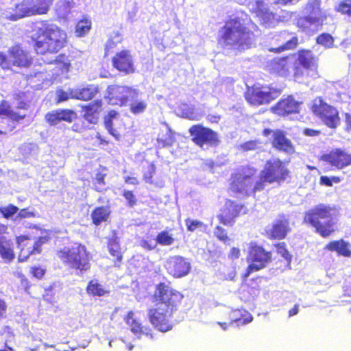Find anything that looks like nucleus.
<instances>
[{
	"instance_id": "1",
	"label": "nucleus",
	"mask_w": 351,
	"mask_h": 351,
	"mask_svg": "<svg viewBox=\"0 0 351 351\" xmlns=\"http://www.w3.org/2000/svg\"><path fill=\"white\" fill-rule=\"evenodd\" d=\"M184 295L173 288L171 282H160L155 287L152 296L155 306L148 309L147 315L155 329L167 332L173 329V313L182 304Z\"/></svg>"
},
{
	"instance_id": "2",
	"label": "nucleus",
	"mask_w": 351,
	"mask_h": 351,
	"mask_svg": "<svg viewBox=\"0 0 351 351\" xmlns=\"http://www.w3.org/2000/svg\"><path fill=\"white\" fill-rule=\"evenodd\" d=\"M32 48L38 55L56 54L69 43L66 32L48 20L36 21L30 30Z\"/></svg>"
},
{
	"instance_id": "3",
	"label": "nucleus",
	"mask_w": 351,
	"mask_h": 351,
	"mask_svg": "<svg viewBox=\"0 0 351 351\" xmlns=\"http://www.w3.org/2000/svg\"><path fill=\"white\" fill-rule=\"evenodd\" d=\"M339 216L336 206L319 204L305 212L304 222L313 227L322 237L327 238L336 231Z\"/></svg>"
},
{
	"instance_id": "4",
	"label": "nucleus",
	"mask_w": 351,
	"mask_h": 351,
	"mask_svg": "<svg viewBox=\"0 0 351 351\" xmlns=\"http://www.w3.org/2000/svg\"><path fill=\"white\" fill-rule=\"evenodd\" d=\"M254 34L238 18L230 19L221 29L218 42L238 50L248 49L254 39Z\"/></svg>"
},
{
	"instance_id": "5",
	"label": "nucleus",
	"mask_w": 351,
	"mask_h": 351,
	"mask_svg": "<svg viewBox=\"0 0 351 351\" xmlns=\"http://www.w3.org/2000/svg\"><path fill=\"white\" fill-rule=\"evenodd\" d=\"M57 256L66 268L76 274H84L91 268L92 254L87 247L75 242L71 247H64L57 251Z\"/></svg>"
},
{
	"instance_id": "6",
	"label": "nucleus",
	"mask_w": 351,
	"mask_h": 351,
	"mask_svg": "<svg viewBox=\"0 0 351 351\" xmlns=\"http://www.w3.org/2000/svg\"><path fill=\"white\" fill-rule=\"evenodd\" d=\"M290 178L291 171L283 160L279 158L269 159L266 160L261 171L260 179L255 182L252 193H256L264 190L266 184H280Z\"/></svg>"
},
{
	"instance_id": "7",
	"label": "nucleus",
	"mask_w": 351,
	"mask_h": 351,
	"mask_svg": "<svg viewBox=\"0 0 351 351\" xmlns=\"http://www.w3.org/2000/svg\"><path fill=\"white\" fill-rule=\"evenodd\" d=\"M246 259L250 264L242 275L243 280H245L252 272L258 271L267 267L272 261L273 254L271 251L267 250L256 241H251L248 244Z\"/></svg>"
},
{
	"instance_id": "8",
	"label": "nucleus",
	"mask_w": 351,
	"mask_h": 351,
	"mask_svg": "<svg viewBox=\"0 0 351 351\" xmlns=\"http://www.w3.org/2000/svg\"><path fill=\"white\" fill-rule=\"evenodd\" d=\"M256 173L257 169L250 164L237 167L229 179V191L234 195H247Z\"/></svg>"
},
{
	"instance_id": "9",
	"label": "nucleus",
	"mask_w": 351,
	"mask_h": 351,
	"mask_svg": "<svg viewBox=\"0 0 351 351\" xmlns=\"http://www.w3.org/2000/svg\"><path fill=\"white\" fill-rule=\"evenodd\" d=\"M52 0H21L14 5L8 19L17 21L25 17L46 14Z\"/></svg>"
},
{
	"instance_id": "10",
	"label": "nucleus",
	"mask_w": 351,
	"mask_h": 351,
	"mask_svg": "<svg viewBox=\"0 0 351 351\" xmlns=\"http://www.w3.org/2000/svg\"><path fill=\"white\" fill-rule=\"evenodd\" d=\"M7 56L0 53V66L3 70H11L12 66L20 69H28L33 64V58L29 52L24 49L21 44H15L8 50Z\"/></svg>"
},
{
	"instance_id": "11",
	"label": "nucleus",
	"mask_w": 351,
	"mask_h": 351,
	"mask_svg": "<svg viewBox=\"0 0 351 351\" xmlns=\"http://www.w3.org/2000/svg\"><path fill=\"white\" fill-rule=\"evenodd\" d=\"M281 93L282 90L279 88L266 85L254 84L247 87L244 97L249 104L260 106L269 104Z\"/></svg>"
},
{
	"instance_id": "12",
	"label": "nucleus",
	"mask_w": 351,
	"mask_h": 351,
	"mask_svg": "<svg viewBox=\"0 0 351 351\" xmlns=\"http://www.w3.org/2000/svg\"><path fill=\"white\" fill-rule=\"evenodd\" d=\"M311 110L315 116L330 128H336L340 123L337 109L326 103L321 97L313 100Z\"/></svg>"
},
{
	"instance_id": "13",
	"label": "nucleus",
	"mask_w": 351,
	"mask_h": 351,
	"mask_svg": "<svg viewBox=\"0 0 351 351\" xmlns=\"http://www.w3.org/2000/svg\"><path fill=\"white\" fill-rule=\"evenodd\" d=\"M189 133L192 142L200 148L204 146L217 147L220 143L217 132L201 123L191 125Z\"/></svg>"
},
{
	"instance_id": "14",
	"label": "nucleus",
	"mask_w": 351,
	"mask_h": 351,
	"mask_svg": "<svg viewBox=\"0 0 351 351\" xmlns=\"http://www.w3.org/2000/svg\"><path fill=\"white\" fill-rule=\"evenodd\" d=\"M321 0H315L308 5L309 14L307 16L298 19L296 25L304 32L313 31L312 27H321L327 16L320 8Z\"/></svg>"
},
{
	"instance_id": "15",
	"label": "nucleus",
	"mask_w": 351,
	"mask_h": 351,
	"mask_svg": "<svg viewBox=\"0 0 351 351\" xmlns=\"http://www.w3.org/2000/svg\"><path fill=\"white\" fill-rule=\"evenodd\" d=\"M49 236L38 237L32 243L31 238L28 235H19L16 238V242L19 248V261L24 262L31 255L39 254L42 252V246L49 241Z\"/></svg>"
},
{
	"instance_id": "16",
	"label": "nucleus",
	"mask_w": 351,
	"mask_h": 351,
	"mask_svg": "<svg viewBox=\"0 0 351 351\" xmlns=\"http://www.w3.org/2000/svg\"><path fill=\"white\" fill-rule=\"evenodd\" d=\"M297 64L293 69V77L295 81L302 80L304 76V70H313L318 67L319 58L308 49H301L297 51Z\"/></svg>"
},
{
	"instance_id": "17",
	"label": "nucleus",
	"mask_w": 351,
	"mask_h": 351,
	"mask_svg": "<svg viewBox=\"0 0 351 351\" xmlns=\"http://www.w3.org/2000/svg\"><path fill=\"white\" fill-rule=\"evenodd\" d=\"M139 91L127 86L112 84L106 89V98L109 104L119 106H125L128 97L134 99L138 97Z\"/></svg>"
},
{
	"instance_id": "18",
	"label": "nucleus",
	"mask_w": 351,
	"mask_h": 351,
	"mask_svg": "<svg viewBox=\"0 0 351 351\" xmlns=\"http://www.w3.org/2000/svg\"><path fill=\"white\" fill-rule=\"evenodd\" d=\"M302 102L298 101L292 95L280 99L270 108V111L280 117H287L300 112Z\"/></svg>"
},
{
	"instance_id": "19",
	"label": "nucleus",
	"mask_w": 351,
	"mask_h": 351,
	"mask_svg": "<svg viewBox=\"0 0 351 351\" xmlns=\"http://www.w3.org/2000/svg\"><path fill=\"white\" fill-rule=\"evenodd\" d=\"M319 160L340 170L351 165V154L345 149L335 148L321 155Z\"/></svg>"
},
{
	"instance_id": "20",
	"label": "nucleus",
	"mask_w": 351,
	"mask_h": 351,
	"mask_svg": "<svg viewBox=\"0 0 351 351\" xmlns=\"http://www.w3.org/2000/svg\"><path fill=\"white\" fill-rule=\"evenodd\" d=\"M291 230L289 219L282 215L265 230V236L269 240H282Z\"/></svg>"
},
{
	"instance_id": "21",
	"label": "nucleus",
	"mask_w": 351,
	"mask_h": 351,
	"mask_svg": "<svg viewBox=\"0 0 351 351\" xmlns=\"http://www.w3.org/2000/svg\"><path fill=\"white\" fill-rule=\"evenodd\" d=\"M112 65L123 75H130L135 72L133 56L128 49H123L117 52L112 58Z\"/></svg>"
},
{
	"instance_id": "22",
	"label": "nucleus",
	"mask_w": 351,
	"mask_h": 351,
	"mask_svg": "<svg viewBox=\"0 0 351 351\" xmlns=\"http://www.w3.org/2000/svg\"><path fill=\"white\" fill-rule=\"evenodd\" d=\"M243 207V204L227 199L224 206L221 209L220 213L217 215V219L221 224L231 226L234 223L235 219L240 215Z\"/></svg>"
},
{
	"instance_id": "23",
	"label": "nucleus",
	"mask_w": 351,
	"mask_h": 351,
	"mask_svg": "<svg viewBox=\"0 0 351 351\" xmlns=\"http://www.w3.org/2000/svg\"><path fill=\"white\" fill-rule=\"evenodd\" d=\"M165 268L169 275L175 278H180L189 274L191 265L185 258L174 256L167 261Z\"/></svg>"
},
{
	"instance_id": "24",
	"label": "nucleus",
	"mask_w": 351,
	"mask_h": 351,
	"mask_svg": "<svg viewBox=\"0 0 351 351\" xmlns=\"http://www.w3.org/2000/svg\"><path fill=\"white\" fill-rule=\"evenodd\" d=\"M291 55H286L282 57H276L267 62L266 69L267 71L274 75L286 77L290 73Z\"/></svg>"
},
{
	"instance_id": "25",
	"label": "nucleus",
	"mask_w": 351,
	"mask_h": 351,
	"mask_svg": "<svg viewBox=\"0 0 351 351\" xmlns=\"http://www.w3.org/2000/svg\"><path fill=\"white\" fill-rule=\"evenodd\" d=\"M271 144L274 149L286 154H293L295 152V145L291 140L287 138L285 131L280 129L274 130Z\"/></svg>"
},
{
	"instance_id": "26",
	"label": "nucleus",
	"mask_w": 351,
	"mask_h": 351,
	"mask_svg": "<svg viewBox=\"0 0 351 351\" xmlns=\"http://www.w3.org/2000/svg\"><path fill=\"white\" fill-rule=\"evenodd\" d=\"M124 321L134 335H145L149 338H154L153 330L149 326H143L142 324L134 317L133 311H130L127 313Z\"/></svg>"
},
{
	"instance_id": "27",
	"label": "nucleus",
	"mask_w": 351,
	"mask_h": 351,
	"mask_svg": "<svg viewBox=\"0 0 351 351\" xmlns=\"http://www.w3.org/2000/svg\"><path fill=\"white\" fill-rule=\"evenodd\" d=\"M107 247L110 256L114 257V266L120 267L123 259V256L119 243V239L116 231H113L112 236L107 239Z\"/></svg>"
},
{
	"instance_id": "28",
	"label": "nucleus",
	"mask_w": 351,
	"mask_h": 351,
	"mask_svg": "<svg viewBox=\"0 0 351 351\" xmlns=\"http://www.w3.org/2000/svg\"><path fill=\"white\" fill-rule=\"evenodd\" d=\"M324 249L330 252H336L339 256H351V243L343 239L330 241L326 245Z\"/></svg>"
},
{
	"instance_id": "29",
	"label": "nucleus",
	"mask_w": 351,
	"mask_h": 351,
	"mask_svg": "<svg viewBox=\"0 0 351 351\" xmlns=\"http://www.w3.org/2000/svg\"><path fill=\"white\" fill-rule=\"evenodd\" d=\"M111 210L109 205L96 206L90 213L92 223L95 226H99L103 223L108 222Z\"/></svg>"
},
{
	"instance_id": "30",
	"label": "nucleus",
	"mask_w": 351,
	"mask_h": 351,
	"mask_svg": "<svg viewBox=\"0 0 351 351\" xmlns=\"http://www.w3.org/2000/svg\"><path fill=\"white\" fill-rule=\"evenodd\" d=\"M102 101L97 99L83 107L84 118L90 123H96L101 110Z\"/></svg>"
},
{
	"instance_id": "31",
	"label": "nucleus",
	"mask_w": 351,
	"mask_h": 351,
	"mask_svg": "<svg viewBox=\"0 0 351 351\" xmlns=\"http://www.w3.org/2000/svg\"><path fill=\"white\" fill-rule=\"evenodd\" d=\"M229 319V324H235L237 326H240L251 322L253 319V317L247 311L234 309L230 313Z\"/></svg>"
},
{
	"instance_id": "32",
	"label": "nucleus",
	"mask_w": 351,
	"mask_h": 351,
	"mask_svg": "<svg viewBox=\"0 0 351 351\" xmlns=\"http://www.w3.org/2000/svg\"><path fill=\"white\" fill-rule=\"evenodd\" d=\"M3 117L10 119L12 121L19 123L26 117V114L14 111L8 101L2 100L0 102V117Z\"/></svg>"
},
{
	"instance_id": "33",
	"label": "nucleus",
	"mask_w": 351,
	"mask_h": 351,
	"mask_svg": "<svg viewBox=\"0 0 351 351\" xmlns=\"http://www.w3.org/2000/svg\"><path fill=\"white\" fill-rule=\"evenodd\" d=\"M86 291L91 297L100 298L110 293V290L107 289L97 279H92L88 282Z\"/></svg>"
},
{
	"instance_id": "34",
	"label": "nucleus",
	"mask_w": 351,
	"mask_h": 351,
	"mask_svg": "<svg viewBox=\"0 0 351 351\" xmlns=\"http://www.w3.org/2000/svg\"><path fill=\"white\" fill-rule=\"evenodd\" d=\"M97 93V87L90 84L86 87L76 90L75 94L72 95L71 97L82 101H89L91 100Z\"/></svg>"
},
{
	"instance_id": "35",
	"label": "nucleus",
	"mask_w": 351,
	"mask_h": 351,
	"mask_svg": "<svg viewBox=\"0 0 351 351\" xmlns=\"http://www.w3.org/2000/svg\"><path fill=\"white\" fill-rule=\"evenodd\" d=\"M298 45V38L297 36H293L278 47L269 48L268 51L274 53H280L286 51L293 50L297 48Z\"/></svg>"
},
{
	"instance_id": "36",
	"label": "nucleus",
	"mask_w": 351,
	"mask_h": 351,
	"mask_svg": "<svg viewBox=\"0 0 351 351\" xmlns=\"http://www.w3.org/2000/svg\"><path fill=\"white\" fill-rule=\"evenodd\" d=\"M118 112L114 110H110L107 115L104 118V124L108 132L114 137L117 140H119L121 135L113 128V120L117 117Z\"/></svg>"
},
{
	"instance_id": "37",
	"label": "nucleus",
	"mask_w": 351,
	"mask_h": 351,
	"mask_svg": "<svg viewBox=\"0 0 351 351\" xmlns=\"http://www.w3.org/2000/svg\"><path fill=\"white\" fill-rule=\"evenodd\" d=\"M156 141L160 148L170 147L176 141L175 132L168 128L165 134L158 136Z\"/></svg>"
},
{
	"instance_id": "38",
	"label": "nucleus",
	"mask_w": 351,
	"mask_h": 351,
	"mask_svg": "<svg viewBox=\"0 0 351 351\" xmlns=\"http://www.w3.org/2000/svg\"><path fill=\"white\" fill-rule=\"evenodd\" d=\"M0 256L8 261H10L14 258V253L10 241L3 237H0Z\"/></svg>"
},
{
	"instance_id": "39",
	"label": "nucleus",
	"mask_w": 351,
	"mask_h": 351,
	"mask_svg": "<svg viewBox=\"0 0 351 351\" xmlns=\"http://www.w3.org/2000/svg\"><path fill=\"white\" fill-rule=\"evenodd\" d=\"M91 28V21L84 18L75 25V32L77 36L82 37L86 34Z\"/></svg>"
},
{
	"instance_id": "40",
	"label": "nucleus",
	"mask_w": 351,
	"mask_h": 351,
	"mask_svg": "<svg viewBox=\"0 0 351 351\" xmlns=\"http://www.w3.org/2000/svg\"><path fill=\"white\" fill-rule=\"evenodd\" d=\"M107 174L103 171H98L95 174V177L93 180V189L97 192H103L106 191L107 189L105 187L106 178Z\"/></svg>"
},
{
	"instance_id": "41",
	"label": "nucleus",
	"mask_w": 351,
	"mask_h": 351,
	"mask_svg": "<svg viewBox=\"0 0 351 351\" xmlns=\"http://www.w3.org/2000/svg\"><path fill=\"white\" fill-rule=\"evenodd\" d=\"M147 104L145 100H138L137 97L132 99L130 104V110L134 114H138L144 112L147 109Z\"/></svg>"
},
{
	"instance_id": "42",
	"label": "nucleus",
	"mask_w": 351,
	"mask_h": 351,
	"mask_svg": "<svg viewBox=\"0 0 351 351\" xmlns=\"http://www.w3.org/2000/svg\"><path fill=\"white\" fill-rule=\"evenodd\" d=\"M156 241L160 245L167 246L172 245L175 239L167 230H162L156 235Z\"/></svg>"
},
{
	"instance_id": "43",
	"label": "nucleus",
	"mask_w": 351,
	"mask_h": 351,
	"mask_svg": "<svg viewBox=\"0 0 351 351\" xmlns=\"http://www.w3.org/2000/svg\"><path fill=\"white\" fill-rule=\"evenodd\" d=\"M54 63L59 66L62 71L68 72L71 66L68 56L65 53L58 54L54 59Z\"/></svg>"
},
{
	"instance_id": "44",
	"label": "nucleus",
	"mask_w": 351,
	"mask_h": 351,
	"mask_svg": "<svg viewBox=\"0 0 351 351\" xmlns=\"http://www.w3.org/2000/svg\"><path fill=\"white\" fill-rule=\"evenodd\" d=\"M276 248V253L280 255L284 259L290 264L292 255L289 252L285 242H279L274 245Z\"/></svg>"
},
{
	"instance_id": "45",
	"label": "nucleus",
	"mask_w": 351,
	"mask_h": 351,
	"mask_svg": "<svg viewBox=\"0 0 351 351\" xmlns=\"http://www.w3.org/2000/svg\"><path fill=\"white\" fill-rule=\"evenodd\" d=\"M316 43L325 48L330 49L334 45V38L330 34L322 33L316 38Z\"/></svg>"
},
{
	"instance_id": "46",
	"label": "nucleus",
	"mask_w": 351,
	"mask_h": 351,
	"mask_svg": "<svg viewBox=\"0 0 351 351\" xmlns=\"http://www.w3.org/2000/svg\"><path fill=\"white\" fill-rule=\"evenodd\" d=\"M123 41V36L119 32H114V36L110 37L106 42L105 46L106 53H108L114 49L118 43H121Z\"/></svg>"
},
{
	"instance_id": "47",
	"label": "nucleus",
	"mask_w": 351,
	"mask_h": 351,
	"mask_svg": "<svg viewBox=\"0 0 351 351\" xmlns=\"http://www.w3.org/2000/svg\"><path fill=\"white\" fill-rule=\"evenodd\" d=\"M261 143V141L256 139L250 140L241 143L238 146V149L242 152L254 151L259 147Z\"/></svg>"
},
{
	"instance_id": "48",
	"label": "nucleus",
	"mask_w": 351,
	"mask_h": 351,
	"mask_svg": "<svg viewBox=\"0 0 351 351\" xmlns=\"http://www.w3.org/2000/svg\"><path fill=\"white\" fill-rule=\"evenodd\" d=\"M214 234L217 239L226 245H230L231 239L228 234L226 230L220 226H217L215 228Z\"/></svg>"
},
{
	"instance_id": "49",
	"label": "nucleus",
	"mask_w": 351,
	"mask_h": 351,
	"mask_svg": "<svg viewBox=\"0 0 351 351\" xmlns=\"http://www.w3.org/2000/svg\"><path fill=\"white\" fill-rule=\"evenodd\" d=\"M61 121L71 123L73 119L77 118V113L71 109H58Z\"/></svg>"
},
{
	"instance_id": "50",
	"label": "nucleus",
	"mask_w": 351,
	"mask_h": 351,
	"mask_svg": "<svg viewBox=\"0 0 351 351\" xmlns=\"http://www.w3.org/2000/svg\"><path fill=\"white\" fill-rule=\"evenodd\" d=\"M19 210L16 206L10 204L6 206L0 207V213L4 218L9 219L17 213Z\"/></svg>"
},
{
	"instance_id": "51",
	"label": "nucleus",
	"mask_w": 351,
	"mask_h": 351,
	"mask_svg": "<svg viewBox=\"0 0 351 351\" xmlns=\"http://www.w3.org/2000/svg\"><path fill=\"white\" fill-rule=\"evenodd\" d=\"M336 11L342 14L351 16V0H343L340 1Z\"/></svg>"
},
{
	"instance_id": "52",
	"label": "nucleus",
	"mask_w": 351,
	"mask_h": 351,
	"mask_svg": "<svg viewBox=\"0 0 351 351\" xmlns=\"http://www.w3.org/2000/svg\"><path fill=\"white\" fill-rule=\"evenodd\" d=\"M45 119L50 125H55L60 123L61 119L58 109L47 112Z\"/></svg>"
},
{
	"instance_id": "53",
	"label": "nucleus",
	"mask_w": 351,
	"mask_h": 351,
	"mask_svg": "<svg viewBox=\"0 0 351 351\" xmlns=\"http://www.w3.org/2000/svg\"><path fill=\"white\" fill-rule=\"evenodd\" d=\"M341 181V178L339 176H331L328 177L326 176H322L319 179V184L321 185L331 187L333 183H339Z\"/></svg>"
},
{
	"instance_id": "54",
	"label": "nucleus",
	"mask_w": 351,
	"mask_h": 351,
	"mask_svg": "<svg viewBox=\"0 0 351 351\" xmlns=\"http://www.w3.org/2000/svg\"><path fill=\"white\" fill-rule=\"evenodd\" d=\"M156 173V166L151 162L148 165V169L143 173V180L145 182L152 184L153 182V176Z\"/></svg>"
},
{
	"instance_id": "55",
	"label": "nucleus",
	"mask_w": 351,
	"mask_h": 351,
	"mask_svg": "<svg viewBox=\"0 0 351 351\" xmlns=\"http://www.w3.org/2000/svg\"><path fill=\"white\" fill-rule=\"evenodd\" d=\"M122 196L127 200L128 206L130 207H133L136 204L137 199L132 191L124 190Z\"/></svg>"
},
{
	"instance_id": "56",
	"label": "nucleus",
	"mask_w": 351,
	"mask_h": 351,
	"mask_svg": "<svg viewBox=\"0 0 351 351\" xmlns=\"http://www.w3.org/2000/svg\"><path fill=\"white\" fill-rule=\"evenodd\" d=\"M46 273V269L41 267H32L31 268V274L37 279H42Z\"/></svg>"
},
{
	"instance_id": "57",
	"label": "nucleus",
	"mask_w": 351,
	"mask_h": 351,
	"mask_svg": "<svg viewBox=\"0 0 351 351\" xmlns=\"http://www.w3.org/2000/svg\"><path fill=\"white\" fill-rule=\"evenodd\" d=\"M185 223L187 227V230L190 232H193L198 227H200L202 225V223L197 220H191L187 219L185 220Z\"/></svg>"
},
{
	"instance_id": "58",
	"label": "nucleus",
	"mask_w": 351,
	"mask_h": 351,
	"mask_svg": "<svg viewBox=\"0 0 351 351\" xmlns=\"http://www.w3.org/2000/svg\"><path fill=\"white\" fill-rule=\"evenodd\" d=\"M35 217V213L33 211H29L27 208H22L19 210L17 218L24 219Z\"/></svg>"
},
{
	"instance_id": "59",
	"label": "nucleus",
	"mask_w": 351,
	"mask_h": 351,
	"mask_svg": "<svg viewBox=\"0 0 351 351\" xmlns=\"http://www.w3.org/2000/svg\"><path fill=\"white\" fill-rule=\"evenodd\" d=\"M57 98L56 101L58 103L62 102L69 99V94L62 89H59L56 91Z\"/></svg>"
},
{
	"instance_id": "60",
	"label": "nucleus",
	"mask_w": 351,
	"mask_h": 351,
	"mask_svg": "<svg viewBox=\"0 0 351 351\" xmlns=\"http://www.w3.org/2000/svg\"><path fill=\"white\" fill-rule=\"evenodd\" d=\"M8 305L6 302L0 298V319H4L7 315Z\"/></svg>"
},
{
	"instance_id": "61",
	"label": "nucleus",
	"mask_w": 351,
	"mask_h": 351,
	"mask_svg": "<svg viewBox=\"0 0 351 351\" xmlns=\"http://www.w3.org/2000/svg\"><path fill=\"white\" fill-rule=\"evenodd\" d=\"M240 255H241L240 250H239V248L236 247H232L228 253V257L232 260L239 258Z\"/></svg>"
},
{
	"instance_id": "62",
	"label": "nucleus",
	"mask_w": 351,
	"mask_h": 351,
	"mask_svg": "<svg viewBox=\"0 0 351 351\" xmlns=\"http://www.w3.org/2000/svg\"><path fill=\"white\" fill-rule=\"evenodd\" d=\"M141 246L147 250H154L156 244L153 243L151 240H142L141 243Z\"/></svg>"
},
{
	"instance_id": "63",
	"label": "nucleus",
	"mask_w": 351,
	"mask_h": 351,
	"mask_svg": "<svg viewBox=\"0 0 351 351\" xmlns=\"http://www.w3.org/2000/svg\"><path fill=\"white\" fill-rule=\"evenodd\" d=\"M124 182L125 184L134 186L138 185L139 184V181L136 177L129 176L124 177Z\"/></svg>"
},
{
	"instance_id": "64",
	"label": "nucleus",
	"mask_w": 351,
	"mask_h": 351,
	"mask_svg": "<svg viewBox=\"0 0 351 351\" xmlns=\"http://www.w3.org/2000/svg\"><path fill=\"white\" fill-rule=\"evenodd\" d=\"M291 34L289 32H280L278 34H276L274 38H275L276 40L278 42L283 43L284 41H285L287 37Z\"/></svg>"
}]
</instances>
